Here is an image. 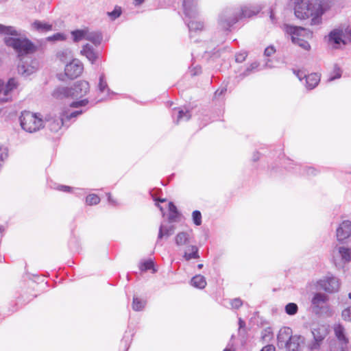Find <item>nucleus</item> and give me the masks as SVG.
Instances as JSON below:
<instances>
[{"label":"nucleus","mask_w":351,"mask_h":351,"mask_svg":"<svg viewBox=\"0 0 351 351\" xmlns=\"http://www.w3.org/2000/svg\"><path fill=\"white\" fill-rule=\"evenodd\" d=\"M294 14L300 20L322 22L335 4V0H291Z\"/></svg>","instance_id":"obj_1"},{"label":"nucleus","mask_w":351,"mask_h":351,"mask_svg":"<svg viewBox=\"0 0 351 351\" xmlns=\"http://www.w3.org/2000/svg\"><path fill=\"white\" fill-rule=\"evenodd\" d=\"M4 41L7 46L12 47L16 51L20 58L34 51V45L26 38L8 36ZM17 69L18 73L25 77L35 71L34 67L27 64V62H24L23 58L20 59Z\"/></svg>","instance_id":"obj_2"},{"label":"nucleus","mask_w":351,"mask_h":351,"mask_svg":"<svg viewBox=\"0 0 351 351\" xmlns=\"http://www.w3.org/2000/svg\"><path fill=\"white\" fill-rule=\"evenodd\" d=\"M21 128L29 133L36 132L45 126V121L39 113L23 111L19 117Z\"/></svg>","instance_id":"obj_3"},{"label":"nucleus","mask_w":351,"mask_h":351,"mask_svg":"<svg viewBox=\"0 0 351 351\" xmlns=\"http://www.w3.org/2000/svg\"><path fill=\"white\" fill-rule=\"evenodd\" d=\"M328 333V329L324 326L313 328L311 330L313 339L307 344L308 350L309 351H318L321 348Z\"/></svg>","instance_id":"obj_4"},{"label":"nucleus","mask_w":351,"mask_h":351,"mask_svg":"<svg viewBox=\"0 0 351 351\" xmlns=\"http://www.w3.org/2000/svg\"><path fill=\"white\" fill-rule=\"evenodd\" d=\"M283 29L291 36L292 41H297V39L299 38L308 39L312 37V32L306 28L285 23Z\"/></svg>","instance_id":"obj_5"},{"label":"nucleus","mask_w":351,"mask_h":351,"mask_svg":"<svg viewBox=\"0 0 351 351\" xmlns=\"http://www.w3.org/2000/svg\"><path fill=\"white\" fill-rule=\"evenodd\" d=\"M317 287L328 293H335L339 291L340 282L335 276L328 275L317 281Z\"/></svg>","instance_id":"obj_6"},{"label":"nucleus","mask_w":351,"mask_h":351,"mask_svg":"<svg viewBox=\"0 0 351 351\" xmlns=\"http://www.w3.org/2000/svg\"><path fill=\"white\" fill-rule=\"evenodd\" d=\"M332 256L335 262L349 263L351 261V247L337 245L332 250Z\"/></svg>","instance_id":"obj_7"},{"label":"nucleus","mask_w":351,"mask_h":351,"mask_svg":"<svg viewBox=\"0 0 351 351\" xmlns=\"http://www.w3.org/2000/svg\"><path fill=\"white\" fill-rule=\"evenodd\" d=\"M18 83L14 78H11L5 84L0 80V102H6L12 97V92L16 88Z\"/></svg>","instance_id":"obj_8"},{"label":"nucleus","mask_w":351,"mask_h":351,"mask_svg":"<svg viewBox=\"0 0 351 351\" xmlns=\"http://www.w3.org/2000/svg\"><path fill=\"white\" fill-rule=\"evenodd\" d=\"M351 236V221H343L337 228L336 237L339 243H344Z\"/></svg>","instance_id":"obj_9"},{"label":"nucleus","mask_w":351,"mask_h":351,"mask_svg":"<svg viewBox=\"0 0 351 351\" xmlns=\"http://www.w3.org/2000/svg\"><path fill=\"white\" fill-rule=\"evenodd\" d=\"M220 22H238L239 8L228 7L222 10L219 15Z\"/></svg>","instance_id":"obj_10"},{"label":"nucleus","mask_w":351,"mask_h":351,"mask_svg":"<svg viewBox=\"0 0 351 351\" xmlns=\"http://www.w3.org/2000/svg\"><path fill=\"white\" fill-rule=\"evenodd\" d=\"M71 88V97L81 98L86 95L90 90L89 83L86 81L80 80L76 82Z\"/></svg>","instance_id":"obj_11"},{"label":"nucleus","mask_w":351,"mask_h":351,"mask_svg":"<svg viewBox=\"0 0 351 351\" xmlns=\"http://www.w3.org/2000/svg\"><path fill=\"white\" fill-rule=\"evenodd\" d=\"M83 71V64L77 60L67 64L64 69L65 75L71 78L78 77Z\"/></svg>","instance_id":"obj_12"},{"label":"nucleus","mask_w":351,"mask_h":351,"mask_svg":"<svg viewBox=\"0 0 351 351\" xmlns=\"http://www.w3.org/2000/svg\"><path fill=\"white\" fill-rule=\"evenodd\" d=\"M343 37H346L345 32L339 29H334L328 35V44L332 48L337 49L341 45H346Z\"/></svg>","instance_id":"obj_13"},{"label":"nucleus","mask_w":351,"mask_h":351,"mask_svg":"<svg viewBox=\"0 0 351 351\" xmlns=\"http://www.w3.org/2000/svg\"><path fill=\"white\" fill-rule=\"evenodd\" d=\"M182 7L185 16L189 19L195 18L198 14L197 0H183Z\"/></svg>","instance_id":"obj_14"},{"label":"nucleus","mask_w":351,"mask_h":351,"mask_svg":"<svg viewBox=\"0 0 351 351\" xmlns=\"http://www.w3.org/2000/svg\"><path fill=\"white\" fill-rule=\"evenodd\" d=\"M261 10L262 6L260 5L241 6V8H239V20L244 18H251L253 16L258 14Z\"/></svg>","instance_id":"obj_15"},{"label":"nucleus","mask_w":351,"mask_h":351,"mask_svg":"<svg viewBox=\"0 0 351 351\" xmlns=\"http://www.w3.org/2000/svg\"><path fill=\"white\" fill-rule=\"evenodd\" d=\"M45 121L47 123V127L54 132H58L62 126L66 125L65 119L61 114L58 117H47Z\"/></svg>","instance_id":"obj_16"},{"label":"nucleus","mask_w":351,"mask_h":351,"mask_svg":"<svg viewBox=\"0 0 351 351\" xmlns=\"http://www.w3.org/2000/svg\"><path fill=\"white\" fill-rule=\"evenodd\" d=\"M293 335L292 329L289 327H282L278 332L277 339L278 346L280 348H284L288 341Z\"/></svg>","instance_id":"obj_17"},{"label":"nucleus","mask_w":351,"mask_h":351,"mask_svg":"<svg viewBox=\"0 0 351 351\" xmlns=\"http://www.w3.org/2000/svg\"><path fill=\"white\" fill-rule=\"evenodd\" d=\"M328 299V296L324 293H315L311 300V304L314 312L318 313L324 304L326 303Z\"/></svg>","instance_id":"obj_18"},{"label":"nucleus","mask_w":351,"mask_h":351,"mask_svg":"<svg viewBox=\"0 0 351 351\" xmlns=\"http://www.w3.org/2000/svg\"><path fill=\"white\" fill-rule=\"evenodd\" d=\"M98 90L100 93L106 94L104 97H101L97 101L95 102V104L101 101L106 99L107 97L110 95L111 93L110 88H108L106 75L104 73H101L99 77V83H98Z\"/></svg>","instance_id":"obj_19"},{"label":"nucleus","mask_w":351,"mask_h":351,"mask_svg":"<svg viewBox=\"0 0 351 351\" xmlns=\"http://www.w3.org/2000/svg\"><path fill=\"white\" fill-rule=\"evenodd\" d=\"M304 341V338L301 335H292L284 348L287 351H298L300 343Z\"/></svg>","instance_id":"obj_20"},{"label":"nucleus","mask_w":351,"mask_h":351,"mask_svg":"<svg viewBox=\"0 0 351 351\" xmlns=\"http://www.w3.org/2000/svg\"><path fill=\"white\" fill-rule=\"evenodd\" d=\"M192 230L180 232L175 237V242L178 246H182L189 243L191 238Z\"/></svg>","instance_id":"obj_21"},{"label":"nucleus","mask_w":351,"mask_h":351,"mask_svg":"<svg viewBox=\"0 0 351 351\" xmlns=\"http://www.w3.org/2000/svg\"><path fill=\"white\" fill-rule=\"evenodd\" d=\"M81 53L86 57V58L93 64L97 58H98V55L97 52L95 51L94 49L88 44L85 45Z\"/></svg>","instance_id":"obj_22"},{"label":"nucleus","mask_w":351,"mask_h":351,"mask_svg":"<svg viewBox=\"0 0 351 351\" xmlns=\"http://www.w3.org/2000/svg\"><path fill=\"white\" fill-rule=\"evenodd\" d=\"M175 231V226L171 224H161L159 228V232L158 235V241L163 237L168 238L173 234Z\"/></svg>","instance_id":"obj_23"},{"label":"nucleus","mask_w":351,"mask_h":351,"mask_svg":"<svg viewBox=\"0 0 351 351\" xmlns=\"http://www.w3.org/2000/svg\"><path fill=\"white\" fill-rule=\"evenodd\" d=\"M349 341L335 340L330 344V351H349Z\"/></svg>","instance_id":"obj_24"},{"label":"nucleus","mask_w":351,"mask_h":351,"mask_svg":"<svg viewBox=\"0 0 351 351\" xmlns=\"http://www.w3.org/2000/svg\"><path fill=\"white\" fill-rule=\"evenodd\" d=\"M70 87H58L54 90L53 97L62 99L66 97H71V92Z\"/></svg>","instance_id":"obj_25"},{"label":"nucleus","mask_w":351,"mask_h":351,"mask_svg":"<svg viewBox=\"0 0 351 351\" xmlns=\"http://www.w3.org/2000/svg\"><path fill=\"white\" fill-rule=\"evenodd\" d=\"M320 80L319 76L317 73H311L306 78V87L308 90L316 87Z\"/></svg>","instance_id":"obj_26"},{"label":"nucleus","mask_w":351,"mask_h":351,"mask_svg":"<svg viewBox=\"0 0 351 351\" xmlns=\"http://www.w3.org/2000/svg\"><path fill=\"white\" fill-rule=\"evenodd\" d=\"M183 258L186 261H189L191 259H197L199 258L198 254V248L195 245H190L187 247V251H186L183 255Z\"/></svg>","instance_id":"obj_27"},{"label":"nucleus","mask_w":351,"mask_h":351,"mask_svg":"<svg viewBox=\"0 0 351 351\" xmlns=\"http://www.w3.org/2000/svg\"><path fill=\"white\" fill-rule=\"evenodd\" d=\"M333 329L337 340L349 341L348 338L346 335L345 328L342 325L339 324H335Z\"/></svg>","instance_id":"obj_28"},{"label":"nucleus","mask_w":351,"mask_h":351,"mask_svg":"<svg viewBox=\"0 0 351 351\" xmlns=\"http://www.w3.org/2000/svg\"><path fill=\"white\" fill-rule=\"evenodd\" d=\"M87 40H89L92 42L95 45H99L100 43L102 40V36L101 33L97 32H89L87 29L86 33V39Z\"/></svg>","instance_id":"obj_29"},{"label":"nucleus","mask_w":351,"mask_h":351,"mask_svg":"<svg viewBox=\"0 0 351 351\" xmlns=\"http://www.w3.org/2000/svg\"><path fill=\"white\" fill-rule=\"evenodd\" d=\"M191 283L192 286L196 288L204 289L206 285V280L204 276L196 275L191 279Z\"/></svg>","instance_id":"obj_30"},{"label":"nucleus","mask_w":351,"mask_h":351,"mask_svg":"<svg viewBox=\"0 0 351 351\" xmlns=\"http://www.w3.org/2000/svg\"><path fill=\"white\" fill-rule=\"evenodd\" d=\"M169 221L170 223L178 221V218L180 216V213L173 202L169 203Z\"/></svg>","instance_id":"obj_31"},{"label":"nucleus","mask_w":351,"mask_h":351,"mask_svg":"<svg viewBox=\"0 0 351 351\" xmlns=\"http://www.w3.org/2000/svg\"><path fill=\"white\" fill-rule=\"evenodd\" d=\"M87 29H77L71 32L74 42H79L86 39Z\"/></svg>","instance_id":"obj_32"},{"label":"nucleus","mask_w":351,"mask_h":351,"mask_svg":"<svg viewBox=\"0 0 351 351\" xmlns=\"http://www.w3.org/2000/svg\"><path fill=\"white\" fill-rule=\"evenodd\" d=\"M191 118V114L188 110H179L177 117L175 120L176 124H179L183 121H187Z\"/></svg>","instance_id":"obj_33"},{"label":"nucleus","mask_w":351,"mask_h":351,"mask_svg":"<svg viewBox=\"0 0 351 351\" xmlns=\"http://www.w3.org/2000/svg\"><path fill=\"white\" fill-rule=\"evenodd\" d=\"M146 304V301L141 300L137 297L133 298L132 308L134 311H142Z\"/></svg>","instance_id":"obj_34"},{"label":"nucleus","mask_w":351,"mask_h":351,"mask_svg":"<svg viewBox=\"0 0 351 351\" xmlns=\"http://www.w3.org/2000/svg\"><path fill=\"white\" fill-rule=\"evenodd\" d=\"M188 28L190 35L192 36L201 32L204 28V25L203 23H188Z\"/></svg>","instance_id":"obj_35"},{"label":"nucleus","mask_w":351,"mask_h":351,"mask_svg":"<svg viewBox=\"0 0 351 351\" xmlns=\"http://www.w3.org/2000/svg\"><path fill=\"white\" fill-rule=\"evenodd\" d=\"M33 28L40 32H47L51 30L52 25L49 23H33Z\"/></svg>","instance_id":"obj_36"},{"label":"nucleus","mask_w":351,"mask_h":351,"mask_svg":"<svg viewBox=\"0 0 351 351\" xmlns=\"http://www.w3.org/2000/svg\"><path fill=\"white\" fill-rule=\"evenodd\" d=\"M139 267L140 269L143 271H145L149 269H152V273H155L156 271V270L154 269V262L151 259L141 263Z\"/></svg>","instance_id":"obj_37"},{"label":"nucleus","mask_w":351,"mask_h":351,"mask_svg":"<svg viewBox=\"0 0 351 351\" xmlns=\"http://www.w3.org/2000/svg\"><path fill=\"white\" fill-rule=\"evenodd\" d=\"M83 112L82 110H75L71 112H67V111H63L61 112V114L62 117L64 118L65 122L66 121H69L73 118H75L77 117L78 115L81 114Z\"/></svg>","instance_id":"obj_38"},{"label":"nucleus","mask_w":351,"mask_h":351,"mask_svg":"<svg viewBox=\"0 0 351 351\" xmlns=\"http://www.w3.org/2000/svg\"><path fill=\"white\" fill-rule=\"evenodd\" d=\"M298 311V305L295 303L290 302L285 306V312L289 315H294Z\"/></svg>","instance_id":"obj_39"},{"label":"nucleus","mask_w":351,"mask_h":351,"mask_svg":"<svg viewBox=\"0 0 351 351\" xmlns=\"http://www.w3.org/2000/svg\"><path fill=\"white\" fill-rule=\"evenodd\" d=\"M99 202L100 198L96 194H90L88 195L86 198V203L90 206L97 205L99 203Z\"/></svg>","instance_id":"obj_40"},{"label":"nucleus","mask_w":351,"mask_h":351,"mask_svg":"<svg viewBox=\"0 0 351 351\" xmlns=\"http://www.w3.org/2000/svg\"><path fill=\"white\" fill-rule=\"evenodd\" d=\"M292 42L294 44L298 45V46H300V47H302V49H304L305 50L308 51L311 49L310 44L305 39L299 38V39H297V41L295 40V41H292Z\"/></svg>","instance_id":"obj_41"},{"label":"nucleus","mask_w":351,"mask_h":351,"mask_svg":"<svg viewBox=\"0 0 351 351\" xmlns=\"http://www.w3.org/2000/svg\"><path fill=\"white\" fill-rule=\"evenodd\" d=\"M0 34L14 36L16 35V31L12 27H5L0 24Z\"/></svg>","instance_id":"obj_42"},{"label":"nucleus","mask_w":351,"mask_h":351,"mask_svg":"<svg viewBox=\"0 0 351 351\" xmlns=\"http://www.w3.org/2000/svg\"><path fill=\"white\" fill-rule=\"evenodd\" d=\"M121 8L117 6L114 8L113 11L108 12V15L110 17L111 20H115L121 15Z\"/></svg>","instance_id":"obj_43"},{"label":"nucleus","mask_w":351,"mask_h":351,"mask_svg":"<svg viewBox=\"0 0 351 351\" xmlns=\"http://www.w3.org/2000/svg\"><path fill=\"white\" fill-rule=\"evenodd\" d=\"M193 220L196 226H199L202 223V215L199 210H195L192 214Z\"/></svg>","instance_id":"obj_44"},{"label":"nucleus","mask_w":351,"mask_h":351,"mask_svg":"<svg viewBox=\"0 0 351 351\" xmlns=\"http://www.w3.org/2000/svg\"><path fill=\"white\" fill-rule=\"evenodd\" d=\"M66 39V36L62 33H57L53 34L51 36H49L47 40L49 41H55V40H64Z\"/></svg>","instance_id":"obj_45"},{"label":"nucleus","mask_w":351,"mask_h":351,"mask_svg":"<svg viewBox=\"0 0 351 351\" xmlns=\"http://www.w3.org/2000/svg\"><path fill=\"white\" fill-rule=\"evenodd\" d=\"M341 315L345 321L351 322V306L344 309Z\"/></svg>","instance_id":"obj_46"},{"label":"nucleus","mask_w":351,"mask_h":351,"mask_svg":"<svg viewBox=\"0 0 351 351\" xmlns=\"http://www.w3.org/2000/svg\"><path fill=\"white\" fill-rule=\"evenodd\" d=\"M272 335V331L271 328H267L264 329L261 332V338L263 340H268L271 338Z\"/></svg>","instance_id":"obj_47"},{"label":"nucleus","mask_w":351,"mask_h":351,"mask_svg":"<svg viewBox=\"0 0 351 351\" xmlns=\"http://www.w3.org/2000/svg\"><path fill=\"white\" fill-rule=\"evenodd\" d=\"M89 101L88 99H84L78 101H73L71 104V107L73 108H79L82 106H85L86 104H88Z\"/></svg>","instance_id":"obj_48"},{"label":"nucleus","mask_w":351,"mask_h":351,"mask_svg":"<svg viewBox=\"0 0 351 351\" xmlns=\"http://www.w3.org/2000/svg\"><path fill=\"white\" fill-rule=\"evenodd\" d=\"M230 304L232 308L238 309L242 306L243 302L240 298H234L230 301Z\"/></svg>","instance_id":"obj_49"},{"label":"nucleus","mask_w":351,"mask_h":351,"mask_svg":"<svg viewBox=\"0 0 351 351\" xmlns=\"http://www.w3.org/2000/svg\"><path fill=\"white\" fill-rule=\"evenodd\" d=\"M303 174L307 176H315L317 174V171L311 167H306L303 169Z\"/></svg>","instance_id":"obj_50"},{"label":"nucleus","mask_w":351,"mask_h":351,"mask_svg":"<svg viewBox=\"0 0 351 351\" xmlns=\"http://www.w3.org/2000/svg\"><path fill=\"white\" fill-rule=\"evenodd\" d=\"M247 56V52L243 51V52L237 54L235 56V60L237 62H242L245 60Z\"/></svg>","instance_id":"obj_51"},{"label":"nucleus","mask_w":351,"mask_h":351,"mask_svg":"<svg viewBox=\"0 0 351 351\" xmlns=\"http://www.w3.org/2000/svg\"><path fill=\"white\" fill-rule=\"evenodd\" d=\"M276 52V49L274 46L271 45L267 47L264 51V55L265 56L269 57L272 56Z\"/></svg>","instance_id":"obj_52"},{"label":"nucleus","mask_w":351,"mask_h":351,"mask_svg":"<svg viewBox=\"0 0 351 351\" xmlns=\"http://www.w3.org/2000/svg\"><path fill=\"white\" fill-rule=\"evenodd\" d=\"M258 67V64L256 62H254V63H252L250 67H248L246 71H245V73H243V75L245 76V75H247L250 74V72L251 71H252L253 69H255Z\"/></svg>","instance_id":"obj_53"},{"label":"nucleus","mask_w":351,"mask_h":351,"mask_svg":"<svg viewBox=\"0 0 351 351\" xmlns=\"http://www.w3.org/2000/svg\"><path fill=\"white\" fill-rule=\"evenodd\" d=\"M295 74L296 75V76L298 77V78L301 81L302 79L304 78H306L307 75H306V73H304L303 71H294Z\"/></svg>","instance_id":"obj_54"},{"label":"nucleus","mask_w":351,"mask_h":351,"mask_svg":"<svg viewBox=\"0 0 351 351\" xmlns=\"http://www.w3.org/2000/svg\"><path fill=\"white\" fill-rule=\"evenodd\" d=\"M57 189H58V190L62 191L64 192H70L71 191V188L70 186H65V185H60L58 186Z\"/></svg>","instance_id":"obj_55"},{"label":"nucleus","mask_w":351,"mask_h":351,"mask_svg":"<svg viewBox=\"0 0 351 351\" xmlns=\"http://www.w3.org/2000/svg\"><path fill=\"white\" fill-rule=\"evenodd\" d=\"M341 71H340V69H338L337 70V73H336V75H334V76H330V77H329V79H328V81H330H330H333V80H335V79L339 78V77H341Z\"/></svg>","instance_id":"obj_56"},{"label":"nucleus","mask_w":351,"mask_h":351,"mask_svg":"<svg viewBox=\"0 0 351 351\" xmlns=\"http://www.w3.org/2000/svg\"><path fill=\"white\" fill-rule=\"evenodd\" d=\"M345 35L348 38L351 40V24L349 25L345 29Z\"/></svg>","instance_id":"obj_57"},{"label":"nucleus","mask_w":351,"mask_h":351,"mask_svg":"<svg viewBox=\"0 0 351 351\" xmlns=\"http://www.w3.org/2000/svg\"><path fill=\"white\" fill-rule=\"evenodd\" d=\"M275 347L272 345H267L262 348L261 351H275Z\"/></svg>","instance_id":"obj_58"},{"label":"nucleus","mask_w":351,"mask_h":351,"mask_svg":"<svg viewBox=\"0 0 351 351\" xmlns=\"http://www.w3.org/2000/svg\"><path fill=\"white\" fill-rule=\"evenodd\" d=\"M226 91V88H221V89L217 90L215 93V97L222 95L223 94V93Z\"/></svg>","instance_id":"obj_59"},{"label":"nucleus","mask_w":351,"mask_h":351,"mask_svg":"<svg viewBox=\"0 0 351 351\" xmlns=\"http://www.w3.org/2000/svg\"><path fill=\"white\" fill-rule=\"evenodd\" d=\"M107 196H108V200L109 203L112 204V205H117V201L112 197L110 193H108Z\"/></svg>","instance_id":"obj_60"},{"label":"nucleus","mask_w":351,"mask_h":351,"mask_svg":"<svg viewBox=\"0 0 351 351\" xmlns=\"http://www.w3.org/2000/svg\"><path fill=\"white\" fill-rule=\"evenodd\" d=\"M239 329H241L245 326V323L241 318L239 319Z\"/></svg>","instance_id":"obj_61"},{"label":"nucleus","mask_w":351,"mask_h":351,"mask_svg":"<svg viewBox=\"0 0 351 351\" xmlns=\"http://www.w3.org/2000/svg\"><path fill=\"white\" fill-rule=\"evenodd\" d=\"M268 14H269V19L271 21H274L276 20V18H275V16H274V13L273 12L272 10H270L269 12H268Z\"/></svg>","instance_id":"obj_62"},{"label":"nucleus","mask_w":351,"mask_h":351,"mask_svg":"<svg viewBox=\"0 0 351 351\" xmlns=\"http://www.w3.org/2000/svg\"><path fill=\"white\" fill-rule=\"evenodd\" d=\"M135 5H140L143 4L145 0H133Z\"/></svg>","instance_id":"obj_63"},{"label":"nucleus","mask_w":351,"mask_h":351,"mask_svg":"<svg viewBox=\"0 0 351 351\" xmlns=\"http://www.w3.org/2000/svg\"><path fill=\"white\" fill-rule=\"evenodd\" d=\"M258 158H259V155H258V153L254 155V156H253V160H254V161L258 160Z\"/></svg>","instance_id":"obj_64"}]
</instances>
